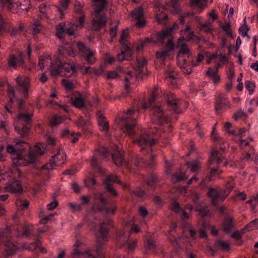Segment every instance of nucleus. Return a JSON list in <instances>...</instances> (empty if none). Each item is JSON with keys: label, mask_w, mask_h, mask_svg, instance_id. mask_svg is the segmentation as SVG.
<instances>
[{"label": "nucleus", "mask_w": 258, "mask_h": 258, "mask_svg": "<svg viewBox=\"0 0 258 258\" xmlns=\"http://www.w3.org/2000/svg\"><path fill=\"white\" fill-rule=\"evenodd\" d=\"M38 65L41 70L46 67L49 66V71L51 74L54 77L58 75H64L67 77H70L76 73V69L74 66L63 62L59 58H57L55 63L53 64L50 55L48 54L39 56Z\"/></svg>", "instance_id": "obj_1"}, {"label": "nucleus", "mask_w": 258, "mask_h": 258, "mask_svg": "<svg viewBox=\"0 0 258 258\" xmlns=\"http://www.w3.org/2000/svg\"><path fill=\"white\" fill-rule=\"evenodd\" d=\"M17 83L16 89L9 87L8 95L10 98V102L13 103L18 101L19 108L22 107L25 103L23 99L28 97V89L29 87V80L26 77L18 76L16 79Z\"/></svg>", "instance_id": "obj_2"}, {"label": "nucleus", "mask_w": 258, "mask_h": 258, "mask_svg": "<svg viewBox=\"0 0 258 258\" xmlns=\"http://www.w3.org/2000/svg\"><path fill=\"white\" fill-rule=\"evenodd\" d=\"M15 146L8 145L7 151L11 155V159L13 165L16 166H27L26 161L31 160L30 157H26L23 151L29 147V145L24 141L19 140H15Z\"/></svg>", "instance_id": "obj_3"}, {"label": "nucleus", "mask_w": 258, "mask_h": 258, "mask_svg": "<svg viewBox=\"0 0 258 258\" xmlns=\"http://www.w3.org/2000/svg\"><path fill=\"white\" fill-rule=\"evenodd\" d=\"M177 46L179 49V52L177 56V61L182 69L183 72L184 74H189L191 70L190 68H188L186 59L192 57V54L185 44L183 37L179 38Z\"/></svg>", "instance_id": "obj_4"}, {"label": "nucleus", "mask_w": 258, "mask_h": 258, "mask_svg": "<svg viewBox=\"0 0 258 258\" xmlns=\"http://www.w3.org/2000/svg\"><path fill=\"white\" fill-rule=\"evenodd\" d=\"M2 6H7L13 13H26L30 9V0H0Z\"/></svg>", "instance_id": "obj_5"}, {"label": "nucleus", "mask_w": 258, "mask_h": 258, "mask_svg": "<svg viewBox=\"0 0 258 258\" xmlns=\"http://www.w3.org/2000/svg\"><path fill=\"white\" fill-rule=\"evenodd\" d=\"M84 22V16L82 15L78 18L77 24H72L70 23L66 27L64 23H60L56 27V35L57 37L60 39L63 38L66 33H68L69 35H72L74 34L75 30H77L78 28L82 27L83 26Z\"/></svg>", "instance_id": "obj_6"}, {"label": "nucleus", "mask_w": 258, "mask_h": 258, "mask_svg": "<svg viewBox=\"0 0 258 258\" xmlns=\"http://www.w3.org/2000/svg\"><path fill=\"white\" fill-rule=\"evenodd\" d=\"M234 184L232 181L228 182L227 185V189L225 191L218 190L216 189L210 188L207 193L208 196L211 200L213 205H217L219 202L223 201L229 194L230 190L233 187Z\"/></svg>", "instance_id": "obj_7"}, {"label": "nucleus", "mask_w": 258, "mask_h": 258, "mask_svg": "<svg viewBox=\"0 0 258 258\" xmlns=\"http://www.w3.org/2000/svg\"><path fill=\"white\" fill-rule=\"evenodd\" d=\"M33 115L32 113L25 114L23 113H20L17 117L16 121L14 122L15 130L24 137L27 135L29 129L26 126H23L21 128L20 126L23 125L24 123H28L31 120V118Z\"/></svg>", "instance_id": "obj_8"}, {"label": "nucleus", "mask_w": 258, "mask_h": 258, "mask_svg": "<svg viewBox=\"0 0 258 258\" xmlns=\"http://www.w3.org/2000/svg\"><path fill=\"white\" fill-rule=\"evenodd\" d=\"M46 151V146L44 144L37 143L33 148H30L28 154L26 153V157H30L31 160L27 161V165L36 163L38 157L42 155Z\"/></svg>", "instance_id": "obj_9"}, {"label": "nucleus", "mask_w": 258, "mask_h": 258, "mask_svg": "<svg viewBox=\"0 0 258 258\" xmlns=\"http://www.w3.org/2000/svg\"><path fill=\"white\" fill-rule=\"evenodd\" d=\"M66 155L60 151L51 159L50 162L42 166V169L53 170L56 166L62 165L66 161Z\"/></svg>", "instance_id": "obj_10"}, {"label": "nucleus", "mask_w": 258, "mask_h": 258, "mask_svg": "<svg viewBox=\"0 0 258 258\" xmlns=\"http://www.w3.org/2000/svg\"><path fill=\"white\" fill-rule=\"evenodd\" d=\"M146 61L145 60H143L142 62H139V60H137V66L136 69H134L136 73H134V75L133 73L131 71H129L126 74V76L125 77V84L124 85L125 87V91L126 93H128V87H129V82L133 83L135 81V76L136 74L138 75L140 74L143 71V68L144 66L146 64Z\"/></svg>", "instance_id": "obj_11"}, {"label": "nucleus", "mask_w": 258, "mask_h": 258, "mask_svg": "<svg viewBox=\"0 0 258 258\" xmlns=\"http://www.w3.org/2000/svg\"><path fill=\"white\" fill-rule=\"evenodd\" d=\"M114 183H118L121 185H122L124 187L126 188L127 185L125 184L122 183L118 179L116 176L113 174H110L106 177L104 180V184H105V188L107 191H108L111 195L116 196L117 195L116 190L112 186V184Z\"/></svg>", "instance_id": "obj_12"}, {"label": "nucleus", "mask_w": 258, "mask_h": 258, "mask_svg": "<svg viewBox=\"0 0 258 258\" xmlns=\"http://www.w3.org/2000/svg\"><path fill=\"white\" fill-rule=\"evenodd\" d=\"M133 113H134V110L129 109L127 111L126 114L121 117L122 120L126 121L125 132L128 136H133L135 134L134 127L136 125V123L134 120H133V122H130L132 121L131 117Z\"/></svg>", "instance_id": "obj_13"}, {"label": "nucleus", "mask_w": 258, "mask_h": 258, "mask_svg": "<svg viewBox=\"0 0 258 258\" xmlns=\"http://www.w3.org/2000/svg\"><path fill=\"white\" fill-rule=\"evenodd\" d=\"M78 47L80 52H82L83 55L86 58L88 64H92L95 61L94 57L95 52L90 48L86 47L82 42L78 43Z\"/></svg>", "instance_id": "obj_14"}, {"label": "nucleus", "mask_w": 258, "mask_h": 258, "mask_svg": "<svg viewBox=\"0 0 258 258\" xmlns=\"http://www.w3.org/2000/svg\"><path fill=\"white\" fill-rule=\"evenodd\" d=\"M141 147V150L144 149L148 146H152L155 144V140L147 134L141 135L134 142Z\"/></svg>", "instance_id": "obj_15"}, {"label": "nucleus", "mask_w": 258, "mask_h": 258, "mask_svg": "<svg viewBox=\"0 0 258 258\" xmlns=\"http://www.w3.org/2000/svg\"><path fill=\"white\" fill-rule=\"evenodd\" d=\"M132 17L135 19L137 22L136 26L139 28L144 27L146 25L144 12L142 7H140L132 12Z\"/></svg>", "instance_id": "obj_16"}, {"label": "nucleus", "mask_w": 258, "mask_h": 258, "mask_svg": "<svg viewBox=\"0 0 258 258\" xmlns=\"http://www.w3.org/2000/svg\"><path fill=\"white\" fill-rule=\"evenodd\" d=\"M107 203L106 199L104 198L102 194H99L98 195H96L95 198V201L94 206H96L100 211H105L107 213L113 214L115 209H108L105 207V206Z\"/></svg>", "instance_id": "obj_17"}, {"label": "nucleus", "mask_w": 258, "mask_h": 258, "mask_svg": "<svg viewBox=\"0 0 258 258\" xmlns=\"http://www.w3.org/2000/svg\"><path fill=\"white\" fill-rule=\"evenodd\" d=\"M130 236V233L127 232L124 234V232H120L118 241L121 244L123 243V245L127 244V248L130 250H134L137 246V242L135 240H129Z\"/></svg>", "instance_id": "obj_18"}, {"label": "nucleus", "mask_w": 258, "mask_h": 258, "mask_svg": "<svg viewBox=\"0 0 258 258\" xmlns=\"http://www.w3.org/2000/svg\"><path fill=\"white\" fill-rule=\"evenodd\" d=\"M104 222L101 223L100 230L95 234L98 246L104 244V243L108 239V230L104 227Z\"/></svg>", "instance_id": "obj_19"}, {"label": "nucleus", "mask_w": 258, "mask_h": 258, "mask_svg": "<svg viewBox=\"0 0 258 258\" xmlns=\"http://www.w3.org/2000/svg\"><path fill=\"white\" fill-rule=\"evenodd\" d=\"M229 105V102L226 95L220 94L216 100L215 110L217 113L219 111L226 109Z\"/></svg>", "instance_id": "obj_20"}, {"label": "nucleus", "mask_w": 258, "mask_h": 258, "mask_svg": "<svg viewBox=\"0 0 258 258\" xmlns=\"http://www.w3.org/2000/svg\"><path fill=\"white\" fill-rule=\"evenodd\" d=\"M153 120L158 124H162L165 121L163 109L161 106L156 105L153 109Z\"/></svg>", "instance_id": "obj_21"}, {"label": "nucleus", "mask_w": 258, "mask_h": 258, "mask_svg": "<svg viewBox=\"0 0 258 258\" xmlns=\"http://www.w3.org/2000/svg\"><path fill=\"white\" fill-rule=\"evenodd\" d=\"M100 14H92V25L94 28L96 30H99L104 27L106 23V18L105 17L100 16Z\"/></svg>", "instance_id": "obj_22"}, {"label": "nucleus", "mask_w": 258, "mask_h": 258, "mask_svg": "<svg viewBox=\"0 0 258 258\" xmlns=\"http://www.w3.org/2000/svg\"><path fill=\"white\" fill-rule=\"evenodd\" d=\"M94 13L100 14L104 9L107 5L106 0H91Z\"/></svg>", "instance_id": "obj_23"}, {"label": "nucleus", "mask_w": 258, "mask_h": 258, "mask_svg": "<svg viewBox=\"0 0 258 258\" xmlns=\"http://www.w3.org/2000/svg\"><path fill=\"white\" fill-rule=\"evenodd\" d=\"M24 60L21 55L17 56L12 55L9 60V66L10 68L15 69L17 67L22 66Z\"/></svg>", "instance_id": "obj_24"}, {"label": "nucleus", "mask_w": 258, "mask_h": 258, "mask_svg": "<svg viewBox=\"0 0 258 258\" xmlns=\"http://www.w3.org/2000/svg\"><path fill=\"white\" fill-rule=\"evenodd\" d=\"M219 66L220 64H218L215 69L210 68L206 72V75L210 78L214 84H217L220 80V77L217 74Z\"/></svg>", "instance_id": "obj_25"}, {"label": "nucleus", "mask_w": 258, "mask_h": 258, "mask_svg": "<svg viewBox=\"0 0 258 258\" xmlns=\"http://www.w3.org/2000/svg\"><path fill=\"white\" fill-rule=\"evenodd\" d=\"M133 50L128 45L123 46L121 53L118 54L117 59L121 61L124 59L125 56L131 57L133 55Z\"/></svg>", "instance_id": "obj_26"}, {"label": "nucleus", "mask_w": 258, "mask_h": 258, "mask_svg": "<svg viewBox=\"0 0 258 258\" xmlns=\"http://www.w3.org/2000/svg\"><path fill=\"white\" fill-rule=\"evenodd\" d=\"M6 190L12 192H21L22 190L21 185L18 181H15L5 187Z\"/></svg>", "instance_id": "obj_27"}, {"label": "nucleus", "mask_w": 258, "mask_h": 258, "mask_svg": "<svg viewBox=\"0 0 258 258\" xmlns=\"http://www.w3.org/2000/svg\"><path fill=\"white\" fill-rule=\"evenodd\" d=\"M187 167L191 172L196 173L200 171L201 164L198 160L192 161L187 163Z\"/></svg>", "instance_id": "obj_28"}, {"label": "nucleus", "mask_w": 258, "mask_h": 258, "mask_svg": "<svg viewBox=\"0 0 258 258\" xmlns=\"http://www.w3.org/2000/svg\"><path fill=\"white\" fill-rule=\"evenodd\" d=\"M98 122L101 130L104 131L108 130V122L103 115L98 114Z\"/></svg>", "instance_id": "obj_29"}, {"label": "nucleus", "mask_w": 258, "mask_h": 258, "mask_svg": "<svg viewBox=\"0 0 258 258\" xmlns=\"http://www.w3.org/2000/svg\"><path fill=\"white\" fill-rule=\"evenodd\" d=\"M221 157L219 153L216 150H213L211 152V156L209 158V163L210 164H219L220 163Z\"/></svg>", "instance_id": "obj_30"}, {"label": "nucleus", "mask_w": 258, "mask_h": 258, "mask_svg": "<svg viewBox=\"0 0 258 258\" xmlns=\"http://www.w3.org/2000/svg\"><path fill=\"white\" fill-rule=\"evenodd\" d=\"M233 226V218L231 217L226 218L223 223V230L227 233H229Z\"/></svg>", "instance_id": "obj_31"}, {"label": "nucleus", "mask_w": 258, "mask_h": 258, "mask_svg": "<svg viewBox=\"0 0 258 258\" xmlns=\"http://www.w3.org/2000/svg\"><path fill=\"white\" fill-rule=\"evenodd\" d=\"M201 31H204L207 33H212L214 30L212 26V23L210 20L208 21L205 24H201L200 26Z\"/></svg>", "instance_id": "obj_32"}, {"label": "nucleus", "mask_w": 258, "mask_h": 258, "mask_svg": "<svg viewBox=\"0 0 258 258\" xmlns=\"http://www.w3.org/2000/svg\"><path fill=\"white\" fill-rule=\"evenodd\" d=\"M164 8L163 6L159 8L158 11L156 13V18L159 23L163 24L164 21L167 18L166 14L163 13Z\"/></svg>", "instance_id": "obj_33"}, {"label": "nucleus", "mask_w": 258, "mask_h": 258, "mask_svg": "<svg viewBox=\"0 0 258 258\" xmlns=\"http://www.w3.org/2000/svg\"><path fill=\"white\" fill-rule=\"evenodd\" d=\"M112 160L114 164L118 167L123 165V158L120 153H115L112 155Z\"/></svg>", "instance_id": "obj_34"}, {"label": "nucleus", "mask_w": 258, "mask_h": 258, "mask_svg": "<svg viewBox=\"0 0 258 258\" xmlns=\"http://www.w3.org/2000/svg\"><path fill=\"white\" fill-rule=\"evenodd\" d=\"M158 91V88L155 87L152 92V96L151 98L149 99V103H146L143 105V107L144 109H146L149 107L150 105L156 100L157 92Z\"/></svg>", "instance_id": "obj_35"}, {"label": "nucleus", "mask_w": 258, "mask_h": 258, "mask_svg": "<svg viewBox=\"0 0 258 258\" xmlns=\"http://www.w3.org/2000/svg\"><path fill=\"white\" fill-rule=\"evenodd\" d=\"M68 135L69 136L74 137L73 139L72 140L73 143H76L78 141L79 137L81 136V134L80 133H77L76 134L74 132H70L68 130H65L63 131L62 136H66Z\"/></svg>", "instance_id": "obj_36"}, {"label": "nucleus", "mask_w": 258, "mask_h": 258, "mask_svg": "<svg viewBox=\"0 0 258 258\" xmlns=\"http://www.w3.org/2000/svg\"><path fill=\"white\" fill-rule=\"evenodd\" d=\"M16 204L19 210H24L28 208L29 202L27 200L19 199L16 201Z\"/></svg>", "instance_id": "obj_37"}, {"label": "nucleus", "mask_w": 258, "mask_h": 258, "mask_svg": "<svg viewBox=\"0 0 258 258\" xmlns=\"http://www.w3.org/2000/svg\"><path fill=\"white\" fill-rule=\"evenodd\" d=\"M72 104L76 107L80 108L84 106L85 102L83 98L77 97L73 100Z\"/></svg>", "instance_id": "obj_38"}, {"label": "nucleus", "mask_w": 258, "mask_h": 258, "mask_svg": "<svg viewBox=\"0 0 258 258\" xmlns=\"http://www.w3.org/2000/svg\"><path fill=\"white\" fill-rule=\"evenodd\" d=\"M207 0H191V4L192 5L198 6L201 12L206 6Z\"/></svg>", "instance_id": "obj_39"}, {"label": "nucleus", "mask_w": 258, "mask_h": 258, "mask_svg": "<svg viewBox=\"0 0 258 258\" xmlns=\"http://www.w3.org/2000/svg\"><path fill=\"white\" fill-rule=\"evenodd\" d=\"M182 35L185 36L186 39L188 40L191 39L195 36L193 31L191 30L188 26H186L185 29L182 31Z\"/></svg>", "instance_id": "obj_40"}, {"label": "nucleus", "mask_w": 258, "mask_h": 258, "mask_svg": "<svg viewBox=\"0 0 258 258\" xmlns=\"http://www.w3.org/2000/svg\"><path fill=\"white\" fill-rule=\"evenodd\" d=\"M248 129L246 128H241L239 129L237 131H235V134L233 136L236 140V138L241 139L242 137L245 136L246 133L248 132Z\"/></svg>", "instance_id": "obj_41"}, {"label": "nucleus", "mask_w": 258, "mask_h": 258, "mask_svg": "<svg viewBox=\"0 0 258 258\" xmlns=\"http://www.w3.org/2000/svg\"><path fill=\"white\" fill-rule=\"evenodd\" d=\"M66 118L67 117L65 116H60L56 115L52 118L51 123L52 125H57L62 123Z\"/></svg>", "instance_id": "obj_42"}, {"label": "nucleus", "mask_w": 258, "mask_h": 258, "mask_svg": "<svg viewBox=\"0 0 258 258\" xmlns=\"http://www.w3.org/2000/svg\"><path fill=\"white\" fill-rule=\"evenodd\" d=\"M167 104L168 106H171L173 108V111L178 113V111L177 110V106L179 104V100L175 99L174 97H173L171 100H168L167 101Z\"/></svg>", "instance_id": "obj_43"}, {"label": "nucleus", "mask_w": 258, "mask_h": 258, "mask_svg": "<svg viewBox=\"0 0 258 258\" xmlns=\"http://www.w3.org/2000/svg\"><path fill=\"white\" fill-rule=\"evenodd\" d=\"M7 252L9 254H13L17 250V247L11 242L8 241L7 244Z\"/></svg>", "instance_id": "obj_44"}, {"label": "nucleus", "mask_w": 258, "mask_h": 258, "mask_svg": "<svg viewBox=\"0 0 258 258\" xmlns=\"http://www.w3.org/2000/svg\"><path fill=\"white\" fill-rule=\"evenodd\" d=\"M247 117L246 113L242 110L239 109L234 113L233 118L235 120H237L240 119L245 118Z\"/></svg>", "instance_id": "obj_45"}, {"label": "nucleus", "mask_w": 258, "mask_h": 258, "mask_svg": "<svg viewBox=\"0 0 258 258\" xmlns=\"http://www.w3.org/2000/svg\"><path fill=\"white\" fill-rule=\"evenodd\" d=\"M187 178L185 176L184 173H179L174 174L172 176L171 180L173 182H176L180 180L186 179Z\"/></svg>", "instance_id": "obj_46"}, {"label": "nucleus", "mask_w": 258, "mask_h": 258, "mask_svg": "<svg viewBox=\"0 0 258 258\" xmlns=\"http://www.w3.org/2000/svg\"><path fill=\"white\" fill-rule=\"evenodd\" d=\"M128 34L129 31L128 29H127L123 30V31L122 32L119 41L123 45V46L128 45L126 43L125 41L128 36Z\"/></svg>", "instance_id": "obj_47"}, {"label": "nucleus", "mask_w": 258, "mask_h": 258, "mask_svg": "<svg viewBox=\"0 0 258 258\" xmlns=\"http://www.w3.org/2000/svg\"><path fill=\"white\" fill-rule=\"evenodd\" d=\"M187 209H189V211H191L192 209V207L191 205L186 206L184 207L183 210H182L180 211V212H181L180 218L182 219V220H183L184 221L188 220V218H189L187 213L185 212V211Z\"/></svg>", "instance_id": "obj_48"}, {"label": "nucleus", "mask_w": 258, "mask_h": 258, "mask_svg": "<svg viewBox=\"0 0 258 258\" xmlns=\"http://www.w3.org/2000/svg\"><path fill=\"white\" fill-rule=\"evenodd\" d=\"M154 42V41L152 38H146L144 40H142L140 42V44L138 45L137 46V50H140L144 46L147 45L149 43H151Z\"/></svg>", "instance_id": "obj_49"}, {"label": "nucleus", "mask_w": 258, "mask_h": 258, "mask_svg": "<svg viewBox=\"0 0 258 258\" xmlns=\"http://www.w3.org/2000/svg\"><path fill=\"white\" fill-rule=\"evenodd\" d=\"M245 229L248 231L258 229V219L252 221L250 223L247 224L245 227Z\"/></svg>", "instance_id": "obj_50"}, {"label": "nucleus", "mask_w": 258, "mask_h": 258, "mask_svg": "<svg viewBox=\"0 0 258 258\" xmlns=\"http://www.w3.org/2000/svg\"><path fill=\"white\" fill-rule=\"evenodd\" d=\"M40 244V242L39 240H37L35 242H32L31 244H25L24 248L26 249H28L31 250H34L36 249L38 247H39Z\"/></svg>", "instance_id": "obj_51"}, {"label": "nucleus", "mask_w": 258, "mask_h": 258, "mask_svg": "<svg viewBox=\"0 0 258 258\" xmlns=\"http://www.w3.org/2000/svg\"><path fill=\"white\" fill-rule=\"evenodd\" d=\"M172 31V28H171L161 32L158 35L159 39L162 40L168 37L171 34Z\"/></svg>", "instance_id": "obj_52"}, {"label": "nucleus", "mask_w": 258, "mask_h": 258, "mask_svg": "<svg viewBox=\"0 0 258 258\" xmlns=\"http://www.w3.org/2000/svg\"><path fill=\"white\" fill-rule=\"evenodd\" d=\"M245 86L246 88L248 90L249 94H252L255 87L254 84L249 81H246L245 82Z\"/></svg>", "instance_id": "obj_53"}, {"label": "nucleus", "mask_w": 258, "mask_h": 258, "mask_svg": "<svg viewBox=\"0 0 258 258\" xmlns=\"http://www.w3.org/2000/svg\"><path fill=\"white\" fill-rule=\"evenodd\" d=\"M221 28L226 32V33L231 36V37H233L231 32V29L230 27V25L229 23H226L225 24H223L221 25Z\"/></svg>", "instance_id": "obj_54"}, {"label": "nucleus", "mask_w": 258, "mask_h": 258, "mask_svg": "<svg viewBox=\"0 0 258 258\" xmlns=\"http://www.w3.org/2000/svg\"><path fill=\"white\" fill-rule=\"evenodd\" d=\"M248 31V28L247 26H246V25L241 26L239 28V32L240 34L242 36H247L248 38L249 39L250 38V36L247 34Z\"/></svg>", "instance_id": "obj_55"}, {"label": "nucleus", "mask_w": 258, "mask_h": 258, "mask_svg": "<svg viewBox=\"0 0 258 258\" xmlns=\"http://www.w3.org/2000/svg\"><path fill=\"white\" fill-rule=\"evenodd\" d=\"M42 27L39 23L35 24L32 26V34L33 35H36L38 34L41 30Z\"/></svg>", "instance_id": "obj_56"}, {"label": "nucleus", "mask_w": 258, "mask_h": 258, "mask_svg": "<svg viewBox=\"0 0 258 258\" xmlns=\"http://www.w3.org/2000/svg\"><path fill=\"white\" fill-rule=\"evenodd\" d=\"M217 246L221 247L222 248L226 250H228L229 249V243L223 240H218L217 242Z\"/></svg>", "instance_id": "obj_57"}, {"label": "nucleus", "mask_w": 258, "mask_h": 258, "mask_svg": "<svg viewBox=\"0 0 258 258\" xmlns=\"http://www.w3.org/2000/svg\"><path fill=\"white\" fill-rule=\"evenodd\" d=\"M91 165L92 166L96 169L97 170V171L100 172H103V171H102V167H100L97 163V160H96V158H95V157H93L92 159H91Z\"/></svg>", "instance_id": "obj_58"}, {"label": "nucleus", "mask_w": 258, "mask_h": 258, "mask_svg": "<svg viewBox=\"0 0 258 258\" xmlns=\"http://www.w3.org/2000/svg\"><path fill=\"white\" fill-rule=\"evenodd\" d=\"M169 50H162L156 52V56L158 58H161L163 59L166 58L168 55Z\"/></svg>", "instance_id": "obj_59"}, {"label": "nucleus", "mask_w": 258, "mask_h": 258, "mask_svg": "<svg viewBox=\"0 0 258 258\" xmlns=\"http://www.w3.org/2000/svg\"><path fill=\"white\" fill-rule=\"evenodd\" d=\"M62 82L63 85L66 88L69 90L73 88L74 85L71 81L67 79H63Z\"/></svg>", "instance_id": "obj_60"}, {"label": "nucleus", "mask_w": 258, "mask_h": 258, "mask_svg": "<svg viewBox=\"0 0 258 258\" xmlns=\"http://www.w3.org/2000/svg\"><path fill=\"white\" fill-rule=\"evenodd\" d=\"M231 127H232V124L231 123H230L229 122H227L225 123V125H224V128H225V131L229 134L233 136L235 134V131L231 130Z\"/></svg>", "instance_id": "obj_61"}, {"label": "nucleus", "mask_w": 258, "mask_h": 258, "mask_svg": "<svg viewBox=\"0 0 258 258\" xmlns=\"http://www.w3.org/2000/svg\"><path fill=\"white\" fill-rule=\"evenodd\" d=\"M64 50L66 51V52L68 53V54L72 57H75L76 54H75V52L72 47V46L71 45H69L68 47H66L64 48Z\"/></svg>", "instance_id": "obj_62"}, {"label": "nucleus", "mask_w": 258, "mask_h": 258, "mask_svg": "<svg viewBox=\"0 0 258 258\" xmlns=\"http://www.w3.org/2000/svg\"><path fill=\"white\" fill-rule=\"evenodd\" d=\"M171 209L172 211H174L176 213H180V211L182 210V209H181L179 207V204L176 202H174L173 203Z\"/></svg>", "instance_id": "obj_63"}, {"label": "nucleus", "mask_w": 258, "mask_h": 258, "mask_svg": "<svg viewBox=\"0 0 258 258\" xmlns=\"http://www.w3.org/2000/svg\"><path fill=\"white\" fill-rule=\"evenodd\" d=\"M158 181V178L154 175H152L148 180H147V184L150 185L152 186L153 183H155Z\"/></svg>", "instance_id": "obj_64"}]
</instances>
